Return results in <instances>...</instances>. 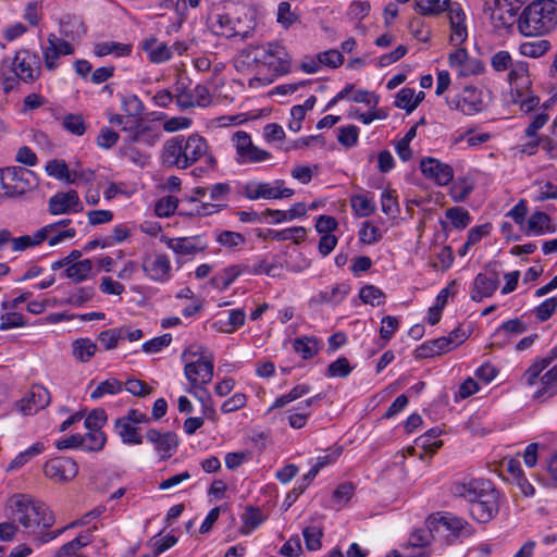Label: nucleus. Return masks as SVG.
Listing matches in <instances>:
<instances>
[{
	"label": "nucleus",
	"instance_id": "obj_1",
	"mask_svg": "<svg viewBox=\"0 0 557 557\" xmlns=\"http://www.w3.org/2000/svg\"><path fill=\"white\" fill-rule=\"evenodd\" d=\"M12 517L20 522L26 533L38 544L48 543L63 533V530L49 531L55 518L49 507L29 494H15L9 499Z\"/></svg>",
	"mask_w": 557,
	"mask_h": 557
},
{
	"label": "nucleus",
	"instance_id": "obj_2",
	"mask_svg": "<svg viewBox=\"0 0 557 557\" xmlns=\"http://www.w3.org/2000/svg\"><path fill=\"white\" fill-rule=\"evenodd\" d=\"M451 492L456 497H462L470 503V513L478 522H488L498 512V493L488 480L457 482Z\"/></svg>",
	"mask_w": 557,
	"mask_h": 557
},
{
	"label": "nucleus",
	"instance_id": "obj_3",
	"mask_svg": "<svg viewBox=\"0 0 557 557\" xmlns=\"http://www.w3.org/2000/svg\"><path fill=\"white\" fill-rule=\"evenodd\" d=\"M557 29V1L534 0L518 17V30L525 37H543Z\"/></svg>",
	"mask_w": 557,
	"mask_h": 557
},
{
	"label": "nucleus",
	"instance_id": "obj_4",
	"mask_svg": "<svg viewBox=\"0 0 557 557\" xmlns=\"http://www.w3.org/2000/svg\"><path fill=\"white\" fill-rule=\"evenodd\" d=\"M207 154V140L198 134H193L187 138L176 136L166 140L161 159L168 168L187 169Z\"/></svg>",
	"mask_w": 557,
	"mask_h": 557
},
{
	"label": "nucleus",
	"instance_id": "obj_5",
	"mask_svg": "<svg viewBox=\"0 0 557 557\" xmlns=\"http://www.w3.org/2000/svg\"><path fill=\"white\" fill-rule=\"evenodd\" d=\"M252 60L262 63L276 74H286L290 71L292 57L277 42H268L265 45L251 48Z\"/></svg>",
	"mask_w": 557,
	"mask_h": 557
},
{
	"label": "nucleus",
	"instance_id": "obj_6",
	"mask_svg": "<svg viewBox=\"0 0 557 557\" xmlns=\"http://www.w3.org/2000/svg\"><path fill=\"white\" fill-rule=\"evenodd\" d=\"M426 527L435 533L448 532L447 543L451 544L455 540L461 536L472 535V530L469 523L457 516L445 512H435L428 517Z\"/></svg>",
	"mask_w": 557,
	"mask_h": 557
},
{
	"label": "nucleus",
	"instance_id": "obj_7",
	"mask_svg": "<svg viewBox=\"0 0 557 557\" xmlns=\"http://www.w3.org/2000/svg\"><path fill=\"white\" fill-rule=\"evenodd\" d=\"M34 186L32 171L20 166H11L0 170V189L5 197L24 195Z\"/></svg>",
	"mask_w": 557,
	"mask_h": 557
},
{
	"label": "nucleus",
	"instance_id": "obj_8",
	"mask_svg": "<svg viewBox=\"0 0 557 557\" xmlns=\"http://www.w3.org/2000/svg\"><path fill=\"white\" fill-rule=\"evenodd\" d=\"M520 9L511 5L506 0H485L484 12L488 14L495 28L508 29L518 24V11Z\"/></svg>",
	"mask_w": 557,
	"mask_h": 557
},
{
	"label": "nucleus",
	"instance_id": "obj_9",
	"mask_svg": "<svg viewBox=\"0 0 557 557\" xmlns=\"http://www.w3.org/2000/svg\"><path fill=\"white\" fill-rule=\"evenodd\" d=\"M450 109L459 110L465 115H475L486 108L482 91L472 86H466L462 91L454 97L446 98Z\"/></svg>",
	"mask_w": 557,
	"mask_h": 557
},
{
	"label": "nucleus",
	"instance_id": "obj_10",
	"mask_svg": "<svg viewBox=\"0 0 557 557\" xmlns=\"http://www.w3.org/2000/svg\"><path fill=\"white\" fill-rule=\"evenodd\" d=\"M10 66L16 78L24 83L35 82L41 73V65L37 54L28 50H20L11 60Z\"/></svg>",
	"mask_w": 557,
	"mask_h": 557
},
{
	"label": "nucleus",
	"instance_id": "obj_11",
	"mask_svg": "<svg viewBox=\"0 0 557 557\" xmlns=\"http://www.w3.org/2000/svg\"><path fill=\"white\" fill-rule=\"evenodd\" d=\"M213 357H206V359H198L185 364L184 373L190 384L188 393H193L195 388L206 389L205 386L209 384L213 377Z\"/></svg>",
	"mask_w": 557,
	"mask_h": 557
},
{
	"label": "nucleus",
	"instance_id": "obj_12",
	"mask_svg": "<svg viewBox=\"0 0 557 557\" xmlns=\"http://www.w3.org/2000/svg\"><path fill=\"white\" fill-rule=\"evenodd\" d=\"M294 195L292 188L284 187V181L277 180L274 185L270 183H249L245 187V196L250 200L257 199H281Z\"/></svg>",
	"mask_w": 557,
	"mask_h": 557
},
{
	"label": "nucleus",
	"instance_id": "obj_13",
	"mask_svg": "<svg viewBox=\"0 0 557 557\" xmlns=\"http://www.w3.org/2000/svg\"><path fill=\"white\" fill-rule=\"evenodd\" d=\"M44 473L54 483H64L77 475L78 466L70 457H55L45 463Z\"/></svg>",
	"mask_w": 557,
	"mask_h": 557
},
{
	"label": "nucleus",
	"instance_id": "obj_14",
	"mask_svg": "<svg viewBox=\"0 0 557 557\" xmlns=\"http://www.w3.org/2000/svg\"><path fill=\"white\" fill-rule=\"evenodd\" d=\"M83 203L76 190L57 193L48 201V211L52 215L77 213L83 211Z\"/></svg>",
	"mask_w": 557,
	"mask_h": 557
},
{
	"label": "nucleus",
	"instance_id": "obj_15",
	"mask_svg": "<svg viewBox=\"0 0 557 557\" xmlns=\"http://www.w3.org/2000/svg\"><path fill=\"white\" fill-rule=\"evenodd\" d=\"M48 46L44 51L45 65L49 71H53L58 66V59L61 55H70L74 53L73 46L59 38L54 34H49L47 38Z\"/></svg>",
	"mask_w": 557,
	"mask_h": 557
},
{
	"label": "nucleus",
	"instance_id": "obj_16",
	"mask_svg": "<svg viewBox=\"0 0 557 557\" xmlns=\"http://www.w3.org/2000/svg\"><path fill=\"white\" fill-rule=\"evenodd\" d=\"M141 268L148 277L157 282H165L171 276V262L163 253L145 257Z\"/></svg>",
	"mask_w": 557,
	"mask_h": 557
},
{
	"label": "nucleus",
	"instance_id": "obj_17",
	"mask_svg": "<svg viewBox=\"0 0 557 557\" xmlns=\"http://www.w3.org/2000/svg\"><path fill=\"white\" fill-rule=\"evenodd\" d=\"M50 403L49 391L40 384H34L29 393L20 400L18 407L23 414H33L46 408Z\"/></svg>",
	"mask_w": 557,
	"mask_h": 557
},
{
	"label": "nucleus",
	"instance_id": "obj_18",
	"mask_svg": "<svg viewBox=\"0 0 557 557\" xmlns=\"http://www.w3.org/2000/svg\"><path fill=\"white\" fill-rule=\"evenodd\" d=\"M420 170L425 177L434 180L442 186L448 185L454 178L451 166L434 158L421 160Z\"/></svg>",
	"mask_w": 557,
	"mask_h": 557
},
{
	"label": "nucleus",
	"instance_id": "obj_19",
	"mask_svg": "<svg viewBox=\"0 0 557 557\" xmlns=\"http://www.w3.org/2000/svg\"><path fill=\"white\" fill-rule=\"evenodd\" d=\"M146 438L154 445L163 460L169 459L178 445L177 435L173 432L161 433L156 429H150L146 432Z\"/></svg>",
	"mask_w": 557,
	"mask_h": 557
},
{
	"label": "nucleus",
	"instance_id": "obj_20",
	"mask_svg": "<svg viewBox=\"0 0 557 557\" xmlns=\"http://www.w3.org/2000/svg\"><path fill=\"white\" fill-rule=\"evenodd\" d=\"M499 280L497 273L491 275L479 273L473 281V288L470 297L473 301L480 302L483 298L491 297L498 288Z\"/></svg>",
	"mask_w": 557,
	"mask_h": 557
},
{
	"label": "nucleus",
	"instance_id": "obj_21",
	"mask_svg": "<svg viewBox=\"0 0 557 557\" xmlns=\"http://www.w3.org/2000/svg\"><path fill=\"white\" fill-rule=\"evenodd\" d=\"M450 24V42L454 45L462 44L468 36L467 27L465 25L466 15L458 3H455L448 11Z\"/></svg>",
	"mask_w": 557,
	"mask_h": 557
},
{
	"label": "nucleus",
	"instance_id": "obj_22",
	"mask_svg": "<svg viewBox=\"0 0 557 557\" xmlns=\"http://www.w3.org/2000/svg\"><path fill=\"white\" fill-rule=\"evenodd\" d=\"M141 49L147 53L151 63H162L171 59V48L156 37L147 38L141 44Z\"/></svg>",
	"mask_w": 557,
	"mask_h": 557
},
{
	"label": "nucleus",
	"instance_id": "obj_23",
	"mask_svg": "<svg viewBox=\"0 0 557 557\" xmlns=\"http://www.w3.org/2000/svg\"><path fill=\"white\" fill-rule=\"evenodd\" d=\"M435 536V532H432L428 527L426 529L414 530L408 540V546L412 548L421 549L419 553L410 555V557H429L431 555L428 546L431 544Z\"/></svg>",
	"mask_w": 557,
	"mask_h": 557
},
{
	"label": "nucleus",
	"instance_id": "obj_24",
	"mask_svg": "<svg viewBox=\"0 0 557 557\" xmlns=\"http://www.w3.org/2000/svg\"><path fill=\"white\" fill-rule=\"evenodd\" d=\"M554 362L557 363V346L554 347L548 356L535 360L523 373V380L528 385H533L540 374Z\"/></svg>",
	"mask_w": 557,
	"mask_h": 557
},
{
	"label": "nucleus",
	"instance_id": "obj_25",
	"mask_svg": "<svg viewBox=\"0 0 557 557\" xmlns=\"http://www.w3.org/2000/svg\"><path fill=\"white\" fill-rule=\"evenodd\" d=\"M556 225L553 224L550 216L542 211L534 212L528 220L527 233L542 235L545 233H555Z\"/></svg>",
	"mask_w": 557,
	"mask_h": 557
},
{
	"label": "nucleus",
	"instance_id": "obj_26",
	"mask_svg": "<svg viewBox=\"0 0 557 557\" xmlns=\"http://www.w3.org/2000/svg\"><path fill=\"white\" fill-rule=\"evenodd\" d=\"M552 48L550 41L535 37L534 40L523 41L519 46V52L528 58H541Z\"/></svg>",
	"mask_w": 557,
	"mask_h": 557
},
{
	"label": "nucleus",
	"instance_id": "obj_27",
	"mask_svg": "<svg viewBox=\"0 0 557 557\" xmlns=\"http://www.w3.org/2000/svg\"><path fill=\"white\" fill-rule=\"evenodd\" d=\"M540 377L542 388L535 393L536 398L552 397L557 394V363L554 362Z\"/></svg>",
	"mask_w": 557,
	"mask_h": 557
},
{
	"label": "nucleus",
	"instance_id": "obj_28",
	"mask_svg": "<svg viewBox=\"0 0 557 557\" xmlns=\"http://www.w3.org/2000/svg\"><path fill=\"white\" fill-rule=\"evenodd\" d=\"M247 268L235 264L225 268L222 272L214 275L210 283L221 290L226 289Z\"/></svg>",
	"mask_w": 557,
	"mask_h": 557
},
{
	"label": "nucleus",
	"instance_id": "obj_29",
	"mask_svg": "<svg viewBox=\"0 0 557 557\" xmlns=\"http://www.w3.org/2000/svg\"><path fill=\"white\" fill-rule=\"evenodd\" d=\"M114 428L116 433L125 444L139 445L143 443V436L138 432V428L127 422L125 419L119 418L115 420Z\"/></svg>",
	"mask_w": 557,
	"mask_h": 557
},
{
	"label": "nucleus",
	"instance_id": "obj_30",
	"mask_svg": "<svg viewBox=\"0 0 557 557\" xmlns=\"http://www.w3.org/2000/svg\"><path fill=\"white\" fill-rule=\"evenodd\" d=\"M132 52V45L115 41L98 42L94 47V53L97 57L114 54L115 57H125Z\"/></svg>",
	"mask_w": 557,
	"mask_h": 557
},
{
	"label": "nucleus",
	"instance_id": "obj_31",
	"mask_svg": "<svg viewBox=\"0 0 557 557\" xmlns=\"http://www.w3.org/2000/svg\"><path fill=\"white\" fill-rule=\"evenodd\" d=\"M211 27L216 35L228 38L242 34L240 30L236 28L233 18L228 14H216Z\"/></svg>",
	"mask_w": 557,
	"mask_h": 557
},
{
	"label": "nucleus",
	"instance_id": "obj_32",
	"mask_svg": "<svg viewBox=\"0 0 557 557\" xmlns=\"http://www.w3.org/2000/svg\"><path fill=\"white\" fill-rule=\"evenodd\" d=\"M293 348L304 360H308L318 354L319 342L312 336L297 337L293 342Z\"/></svg>",
	"mask_w": 557,
	"mask_h": 557
},
{
	"label": "nucleus",
	"instance_id": "obj_33",
	"mask_svg": "<svg viewBox=\"0 0 557 557\" xmlns=\"http://www.w3.org/2000/svg\"><path fill=\"white\" fill-rule=\"evenodd\" d=\"M97 351V345L89 338H78L72 344V354L75 359L87 362Z\"/></svg>",
	"mask_w": 557,
	"mask_h": 557
},
{
	"label": "nucleus",
	"instance_id": "obj_34",
	"mask_svg": "<svg viewBox=\"0 0 557 557\" xmlns=\"http://www.w3.org/2000/svg\"><path fill=\"white\" fill-rule=\"evenodd\" d=\"M455 5L450 0H417V9L422 15H438Z\"/></svg>",
	"mask_w": 557,
	"mask_h": 557
},
{
	"label": "nucleus",
	"instance_id": "obj_35",
	"mask_svg": "<svg viewBox=\"0 0 557 557\" xmlns=\"http://www.w3.org/2000/svg\"><path fill=\"white\" fill-rule=\"evenodd\" d=\"M92 270V261L84 259L76 261L65 269V275L74 283H81L85 281Z\"/></svg>",
	"mask_w": 557,
	"mask_h": 557
},
{
	"label": "nucleus",
	"instance_id": "obj_36",
	"mask_svg": "<svg viewBox=\"0 0 557 557\" xmlns=\"http://www.w3.org/2000/svg\"><path fill=\"white\" fill-rule=\"evenodd\" d=\"M243 524L239 529L242 534H249L252 530L258 528L264 520V517L259 508L248 507L242 516Z\"/></svg>",
	"mask_w": 557,
	"mask_h": 557
},
{
	"label": "nucleus",
	"instance_id": "obj_37",
	"mask_svg": "<svg viewBox=\"0 0 557 557\" xmlns=\"http://www.w3.org/2000/svg\"><path fill=\"white\" fill-rule=\"evenodd\" d=\"M46 171L49 175L64 180L66 183L73 184L76 182L77 174H71L69 168L64 161L61 160H51L46 165Z\"/></svg>",
	"mask_w": 557,
	"mask_h": 557
},
{
	"label": "nucleus",
	"instance_id": "obj_38",
	"mask_svg": "<svg viewBox=\"0 0 557 557\" xmlns=\"http://www.w3.org/2000/svg\"><path fill=\"white\" fill-rule=\"evenodd\" d=\"M45 449L42 443L37 442L27 448L25 451L20 453L8 466L7 471L10 472L14 469L21 468L26 465L30 459L41 454Z\"/></svg>",
	"mask_w": 557,
	"mask_h": 557
},
{
	"label": "nucleus",
	"instance_id": "obj_39",
	"mask_svg": "<svg viewBox=\"0 0 557 557\" xmlns=\"http://www.w3.org/2000/svg\"><path fill=\"white\" fill-rule=\"evenodd\" d=\"M277 23L285 29L289 28L300 20L297 10H292L288 2H281L277 8Z\"/></svg>",
	"mask_w": 557,
	"mask_h": 557
},
{
	"label": "nucleus",
	"instance_id": "obj_40",
	"mask_svg": "<svg viewBox=\"0 0 557 557\" xmlns=\"http://www.w3.org/2000/svg\"><path fill=\"white\" fill-rule=\"evenodd\" d=\"M123 389V383L115 377L101 382L90 394L91 399H99L104 395H114Z\"/></svg>",
	"mask_w": 557,
	"mask_h": 557
},
{
	"label": "nucleus",
	"instance_id": "obj_41",
	"mask_svg": "<svg viewBox=\"0 0 557 557\" xmlns=\"http://www.w3.org/2000/svg\"><path fill=\"white\" fill-rule=\"evenodd\" d=\"M106 435L99 430L89 431L82 435V447L89 451L101 450L106 444Z\"/></svg>",
	"mask_w": 557,
	"mask_h": 557
},
{
	"label": "nucleus",
	"instance_id": "obj_42",
	"mask_svg": "<svg viewBox=\"0 0 557 557\" xmlns=\"http://www.w3.org/2000/svg\"><path fill=\"white\" fill-rule=\"evenodd\" d=\"M62 126L75 136H82L86 132V124L82 114H66L62 119Z\"/></svg>",
	"mask_w": 557,
	"mask_h": 557
},
{
	"label": "nucleus",
	"instance_id": "obj_43",
	"mask_svg": "<svg viewBox=\"0 0 557 557\" xmlns=\"http://www.w3.org/2000/svg\"><path fill=\"white\" fill-rule=\"evenodd\" d=\"M89 543L88 536L78 535L74 540L62 545L55 554V557H76V553Z\"/></svg>",
	"mask_w": 557,
	"mask_h": 557
},
{
	"label": "nucleus",
	"instance_id": "obj_44",
	"mask_svg": "<svg viewBox=\"0 0 557 557\" xmlns=\"http://www.w3.org/2000/svg\"><path fill=\"white\" fill-rule=\"evenodd\" d=\"M445 214L456 228L467 227L471 220L469 212L461 207L449 208Z\"/></svg>",
	"mask_w": 557,
	"mask_h": 557
},
{
	"label": "nucleus",
	"instance_id": "obj_45",
	"mask_svg": "<svg viewBox=\"0 0 557 557\" xmlns=\"http://www.w3.org/2000/svg\"><path fill=\"white\" fill-rule=\"evenodd\" d=\"M352 368L347 358L341 357L331 362L326 369V376L329 377H346L350 374Z\"/></svg>",
	"mask_w": 557,
	"mask_h": 557
},
{
	"label": "nucleus",
	"instance_id": "obj_46",
	"mask_svg": "<svg viewBox=\"0 0 557 557\" xmlns=\"http://www.w3.org/2000/svg\"><path fill=\"white\" fill-rule=\"evenodd\" d=\"M359 238L363 244L372 245L382 239V232L379 227L373 225L370 221L363 222L359 230Z\"/></svg>",
	"mask_w": 557,
	"mask_h": 557
},
{
	"label": "nucleus",
	"instance_id": "obj_47",
	"mask_svg": "<svg viewBox=\"0 0 557 557\" xmlns=\"http://www.w3.org/2000/svg\"><path fill=\"white\" fill-rule=\"evenodd\" d=\"M166 246L176 255L190 256L197 252V248L187 238H169Z\"/></svg>",
	"mask_w": 557,
	"mask_h": 557
},
{
	"label": "nucleus",
	"instance_id": "obj_48",
	"mask_svg": "<svg viewBox=\"0 0 557 557\" xmlns=\"http://www.w3.org/2000/svg\"><path fill=\"white\" fill-rule=\"evenodd\" d=\"M232 141L235 146L238 161L247 153V151L253 146L251 137L244 131H237L232 136Z\"/></svg>",
	"mask_w": 557,
	"mask_h": 557
},
{
	"label": "nucleus",
	"instance_id": "obj_49",
	"mask_svg": "<svg viewBox=\"0 0 557 557\" xmlns=\"http://www.w3.org/2000/svg\"><path fill=\"white\" fill-rule=\"evenodd\" d=\"M359 128L356 125H348L338 128V143L347 148L354 147L358 143Z\"/></svg>",
	"mask_w": 557,
	"mask_h": 557
},
{
	"label": "nucleus",
	"instance_id": "obj_50",
	"mask_svg": "<svg viewBox=\"0 0 557 557\" xmlns=\"http://www.w3.org/2000/svg\"><path fill=\"white\" fill-rule=\"evenodd\" d=\"M409 30L416 39L422 42L429 41L431 37V29L422 17L412 18L409 23Z\"/></svg>",
	"mask_w": 557,
	"mask_h": 557
},
{
	"label": "nucleus",
	"instance_id": "obj_51",
	"mask_svg": "<svg viewBox=\"0 0 557 557\" xmlns=\"http://www.w3.org/2000/svg\"><path fill=\"white\" fill-rule=\"evenodd\" d=\"M359 297L364 304L375 306L382 302L385 295L379 287L374 285H366L360 289Z\"/></svg>",
	"mask_w": 557,
	"mask_h": 557
},
{
	"label": "nucleus",
	"instance_id": "obj_52",
	"mask_svg": "<svg viewBox=\"0 0 557 557\" xmlns=\"http://www.w3.org/2000/svg\"><path fill=\"white\" fill-rule=\"evenodd\" d=\"M414 89L405 87L400 89L395 99V107L404 109L407 113H411L416 108L413 107Z\"/></svg>",
	"mask_w": 557,
	"mask_h": 557
},
{
	"label": "nucleus",
	"instance_id": "obj_53",
	"mask_svg": "<svg viewBox=\"0 0 557 557\" xmlns=\"http://www.w3.org/2000/svg\"><path fill=\"white\" fill-rule=\"evenodd\" d=\"M351 207L356 214L360 216H368L374 212V203L367 197L358 195L351 198Z\"/></svg>",
	"mask_w": 557,
	"mask_h": 557
},
{
	"label": "nucleus",
	"instance_id": "obj_54",
	"mask_svg": "<svg viewBox=\"0 0 557 557\" xmlns=\"http://www.w3.org/2000/svg\"><path fill=\"white\" fill-rule=\"evenodd\" d=\"M120 338H124V332L116 329H109L98 334V341L107 350L115 348Z\"/></svg>",
	"mask_w": 557,
	"mask_h": 557
},
{
	"label": "nucleus",
	"instance_id": "obj_55",
	"mask_svg": "<svg viewBox=\"0 0 557 557\" xmlns=\"http://www.w3.org/2000/svg\"><path fill=\"white\" fill-rule=\"evenodd\" d=\"M160 139V134L151 126L144 124L136 136L133 137L132 143H144L148 146H153Z\"/></svg>",
	"mask_w": 557,
	"mask_h": 557
},
{
	"label": "nucleus",
	"instance_id": "obj_56",
	"mask_svg": "<svg viewBox=\"0 0 557 557\" xmlns=\"http://www.w3.org/2000/svg\"><path fill=\"white\" fill-rule=\"evenodd\" d=\"M95 295L94 287H78L72 293H70L67 302L79 307L85 302L89 301Z\"/></svg>",
	"mask_w": 557,
	"mask_h": 557
},
{
	"label": "nucleus",
	"instance_id": "obj_57",
	"mask_svg": "<svg viewBox=\"0 0 557 557\" xmlns=\"http://www.w3.org/2000/svg\"><path fill=\"white\" fill-rule=\"evenodd\" d=\"M178 207V200L175 197L169 196L160 199L156 203V214L161 218L170 216L175 212Z\"/></svg>",
	"mask_w": 557,
	"mask_h": 557
},
{
	"label": "nucleus",
	"instance_id": "obj_58",
	"mask_svg": "<svg viewBox=\"0 0 557 557\" xmlns=\"http://www.w3.org/2000/svg\"><path fill=\"white\" fill-rule=\"evenodd\" d=\"M172 342L171 334H163L143 344V350L147 354H154L168 347Z\"/></svg>",
	"mask_w": 557,
	"mask_h": 557
},
{
	"label": "nucleus",
	"instance_id": "obj_59",
	"mask_svg": "<svg viewBox=\"0 0 557 557\" xmlns=\"http://www.w3.org/2000/svg\"><path fill=\"white\" fill-rule=\"evenodd\" d=\"M454 261L451 248L449 246H443L436 253V260L432 263L434 269L445 271L450 268Z\"/></svg>",
	"mask_w": 557,
	"mask_h": 557
},
{
	"label": "nucleus",
	"instance_id": "obj_60",
	"mask_svg": "<svg viewBox=\"0 0 557 557\" xmlns=\"http://www.w3.org/2000/svg\"><path fill=\"white\" fill-rule=\"evenodd\" d=\"M349 287L346 284H336L330 290L320 293L321 298L324 301L339 302L348 294Z\"/></svg>",
	"mask_w": 557,
	"mask_h": 557
},
{
	"label": "nucleus",
	"instance_id": "obj_61",
	"mask_svg": "<svg viewBox=\"0 0 557 557\" xmlns=\"http://www.w3.org/2000/svg\"><path fill=\"white\" fill-rule=\"evenodd\" d=\"M491 224H482L471 228L468 233L467 240L465 243V249H469V247L479 243L483 237L487 236L491 232Z\"/></svg>",
	"mask_w": 557,
	"mask_h": 557
},
{
	"label": "nucleus",
	"instance_id": "obj_62",
	"mask_svg": "<svg viewBox=\"0 0 557 557\" xmlns=\"http://www.w3.org/2000/svg\"><path fill=\"white\" fill-rule=\"evenodd\" d=\"M318 59L321 64L333 69L338 67L344 62L343 54L336 49H331L319 53Z\"/></svg>",
	"mask_w": 557,
	"mask_h": 557
},
{
	"label": "nucleus",
	"instance_id": "obj_63",
	"mask_svg": "<svg viewBox=\"0 0 557 557\" xmlns=\"http://www.w3.org/2000/svg\"><path fill=\"white\" fill-rule=\"evenodd\" d=\"M107 421V414L103 409H94L85 419V426L89 431L101 430Z\"/></svg>",
	"mask_w": 557,
	"mask_h": 557
},
{
	"label": "nucleus",
	"instance_id": "obj_64",
	"mask_svg": "<svg viewBox=\"0 0 557 557\" xmlns=\"http://www.w3.org/2000/svg\"><path fill=\"white\" fill-rule=\"evenodd\" d=\"M322 531L317 527H308L304 530L306 546L309 550H315L321 547Z\"/></svg>",
	"mask_w": 557,
	"mask_h": 557
}]
</instances>
